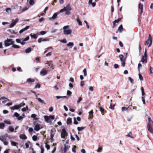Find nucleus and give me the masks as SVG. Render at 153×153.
I'll list each match as a JSON object with an SVG mask.
<instances>
[{
	"label": "nucleus",
	"mask_w": 153,
	"mask_h": 153,
	"mask_svg": "<svg viewBox=\"0 0 153 153\" xmlns=\"http://www.w3.org/2000/svg\"><path fill=\"white\" fill-rule=\"evenodd\" d=\"M56 97L58 99H59L61 98H66L67 99L68 98L66 96H56Z\"/></svg>",
	"instance_id": "nucleus-27"
},
{
	"label": "nucleus",
	"mask_w": 153,
	"mask_h": 153,
	"mask_svg": "<svg viewBox=\"0 0 153 153\" xmlns=\"http://www.w3.org/2000/svg\"><path fill=\"white\" fill-rule=\"evenodd\" d=\"M5 126V124L4 123H0V128L1 129H3Z\"/></svg>",
	"instance_id": "nucleus-31"
},
{
	"label": "nucleus",
	"mask_w": 153,
	"mask_h": 153,
	"mask_svg": "<svg viewBox=\"0 0 153 153\" xmlns=\"http://www.w3.org/2000/svg\"><path fill=\"white\" fill-rule=\"evenodd\" d=\"M9 31L12 34H16L17 33V32H15L13 30H9Z\"/></svg>",
	"instance_id": "nucleus-48"
},
{
	"label": "nucleus",
	"mask_w": 153,
	"mask_h": 153,
	"mask_svg": "<svg viewBox=\"0 0 153 153\" xmlns=\"http://www.w3.org/2000/svg\"><path fill=\"white\" fill-rule=\"evenodd\" d=\"M128 80L130 81V82L131 83H133L134 82V80L132 79L131 77H129Z\"/></svg>",
	"instance_id": "nucleus-44"
},
{
	"label": "nucleus",
	"mask_w": 153,
	"mask_h": 153,
	"mask_svg": "<svg viewBox=\"0 0 153 153\" xmlns=\"http://www.w3.org/2000/svg\"><path fill=\"white\" fill-rule=\"evenodd\" d=\"M28 106L27 105L26 106V107H24V108H23L22 109V111H25L26 110H28Z\"/></svg>",
	"instance_id": "nucleus-36"
},
{
	"label": "nucleus",
	"mask_w": 153,
	"mask_h": 153,
	"mask_svg": "<svg viewBox=\"0 0 153 153\" xmlns=\"http://www.w3.org/2000/svg\"><path fill=\"white\" fill-rule=\"evenodd\" d=\"M153 124H152L151 123H148L147 125V128L148 130L151 133H153V129L152 128Z\"/></svg>",
	"instance_id": "nucleus-8"
},
{
	"label": "nucleus",
	"mask_w": 153,
	"mask_h": 153,
	"mask_svg": "<svg viewBox=\"0 0 153 153\" xmlns=\"http://www.w3.org/2000/svg\"><path fill=\"white\" fill-rule=\"evenodd\" d=\"M20 138L23 140H25L27 139V137L25 134H21L20 135Z\"/></svg>",
	"instance_id": "nucleus-19"
},
{
	"label": "nucleus",
	"mask_w": 153,
	"mask_h": 153,
	"mask_svg": "<svg viewBox=\"0 0 153 153\" xmlns=\"http://www.w3.org/2000/svg\"><path fill=\"white\" fill-rule=\"evenodd\" d=\"M123 29V27L122 25H121L118 27V30L120 33H121Z\"/></svg>",
	"instance_id": "nucleus-23"
},
{
	"label": "nucleus",
	"mask_w": 153,
	"mask_h": 153,
	"mask_svg": "<svg viewBox=\"0 0 153 153\" xmlns=\"http://www.w3.org/2000/svg\"><path fill=\"white\" fill-rule=\"evenodd\" d=\"M119 57L121 62V66L124 67L125 65V61L127 58V56H124L123 54H120L119 55Z\"/></svg>",
	"instance_id": "nucleus-3"
},
{
	"label": "nucleus",
	"mask_w": 153,
	"mask_h": 153,
	"mask_svg": "<svg viewBox=\"0 0 153 153\" xmlns=\"http://www.w3.org/2000/svg\"><path fill=\"white\" fill-rule=\"evenodd\" d=\"M18 109L19 108L17 105H15L11 108V109L12 110H14L16 109Z\"/></svg>",
	"instance_id": "nucleus-22"
},
{
	"label": "nucleus",
	"mask_w": 153,
	"mask_h": 153,
	"mask_svg": "<svg viewBox=\"0 0 153 153\" xmlns=\"http://www.w3.org/2000/svg\"><path fill=\"white\" fill-rule=\"evenodd\" d=\"M45 147L47 149V150H48L50 149V146L49 145L46 143L45 144Z\"/></svg>",
	"instance_id": "nucleus-40"
},
{
	"label": "nucleus",
	"mask_w": 153,
	"mask_h": 153,
	"mask_svg": "<svg viewBox=\"0 0 153 153\" xmlns=\"http://www.w3.org/2000/svg\"><path fill=\"white\" fill-rule=\"evenodd\" d=\"M84 22L85 23L86 25V26L87 27V28L88 29H89V26L88 25V23L86 21H84Z\"/></svg>",
	"instance_id": "nucleus-61"
},
{
	"label": "nucleus",
	"mask_w": 153,
	"mask_h": 153,
	"mask_svg": "<svg viewBox=\"0 0 153 153\" xmlns=\"http://www.w3.org/2000/svg\"><path fill=\"white\" fill-rule=\"evenodd\" d=\"M67 45L68 47L73 46L74 45V43L73 42H70Z\"/></svg>",
	"instance_id": "nucleus-35"
},
{
	"label": "nucleus",
	"mask_w": 153,
	"mask_h": 153,
	"mask_svg": "<svg viewBox=\"0 0 153 153\" xmlns=\"http://www.w3.org/2000/svg\"><path fill=\"white\" fill-rule=\"evenodd\" d=\"M139 8L140 10V15L143 12V4H139Z\"/></svg>",
	"instance_id": "nucleus-17"
},
{
	"label": "nucleus",
	"mask_w": 153,
	"mask_h": 153,
	"mask_svg": "<svg viewBox=\"0 0 153 153\" xmlns=\"http://www.w3.org/2000/svg\"><path fill=\"white\" fill-rule=\"evenodd\" d=\"M25 105V103H21L17 105L18 106V107H19V108L22 107V106H24Z\"/></svg>",
	"instance_id": "nucleus-43"
},
{
	"label": "nucleus",
	"mask_w": 153,
	"mask_h": 153,
	"mask_svg": "<svg viewBox=\"0 0 153 153\" xmlns=\"http://www.w3.org/2000/svg\"><path fill=\"white\" fill-rule=\"evenodd\" d=\"M59 13H59H54L52 17L49 18V20H52L55 19L57 16V14H58Z\"/></svg>",
	"instance_id": "nucleus-12"
},
{
	"label": "nucleus",
	"mask_w": 153,
	"mask_h": 153,
	"mask_svg": "<svg viewBox=\"0 0 153 153\" xmlns=\"http://www.w3.org/2000/svg\"><path fill=\"white\" fill-rule=\"evenodd\" d=\"M35 81V79H31L30 78H28L26 81V83H31L32 82H33Z\"/></svg>",
	"instance_id": "nucleus-9"
},
{
	"label": "nucleus",
	"mask_w": 153,
	"mask_h": 153,
	"mask_svg": "<svg viewBox=\"0 0 153 153\" xmlns=\"http://www.w3.org/2000/svg\"><path fill=\"white\" fill-rule=\"evenodd\" d=\"M29 39V36H27V37H26L24 39V41H26L28 40Z\"/></svg>",
	"instance_id": "nucleus-59"
},
{
	"label": "nucleus",
	"mask_w": 153,
	"mask_h": 153,
	"mask_svg": "<svg viewBox=\"0 0 153 153\" xmlns=\"http://www.w3.org/2000/svg\"><path fill=\"white\" fill-rule=\"evenodd\" d=\"M141 46L140 45H139V47H138V49H139V55H140V53H141V52H140V51L141 50Z\"/></svg>",
	"instance_id": "nucleus-49"
},
{
	"label": "nucleus",
	"mask_w": 153,
	"mask_h": 153,
	"mask_svg": "<svg viewBox=\"0 0 153 153\" xmlns=\"http://www.w3.org/2000/svg\"><path fill=\"white\" fill-rule=\"evenodd\" d=\"M6 12L8 14L11 12V9L10 8H7L5 9Z\"/></svg>",
	"instance_id": "nucleus-25"
},
{
	"label": "nucleus",
	"mask_w": 153,
	"mask_h": 153,
	"mask_svg": "<svg viewBox=\"0 0 153 153\" xmlns=\"http://www.w3.org/2000/svg\"><path fill=\"white\" fill-rule=\"evenodd\" d=\"M119 66V65L118 64H115L114 65V68L115 69H117V68H118Z\"/></svg>",
	"instance_id": "nucleus-64"
},
{
	"label": "nucleus",
	"mask_w": 153,
	"mask_h": 153,
	"mask_svg": "<svg viewBox=\"0 0 153 153\" xmlns=\"http://www.w3.org/2000/svg\"><path fill=\"white\" fill-rule=\"evenodd\" d=\"M72 121L71 119V118H68L67 119L66 123L68 125H69L71 124L72 123Z\"/></svg>",
	"instance_id": "nucleus-20"
},
{
	"label": "nucleus",
	"mask_w": 153,
	"mask_h": 153,
	"mask_svg": "<svg viewBox=\"0 0 153 153\" xmlns=\"http://www.w3.org/2000/svg\"><path fill=\"white\" fill-rule=\"evenodd\" d=\"M40 129V125L39 124H36L34 127V129L36 131H38Z\"/></svg>",
	"instance_id": "nucleus-10"
},
{
	"label": "nucleus",
	"mask_w": 153,
	"mask_h": 153,
	"mask_svg": "<svg viewBox=\"0 0 153 153\" xmlns=\"http://www.w3.org/2000/svg\"><path fill=\"white\" fill-rule=\"evenodd\" d=\"M46 33V32L45 31H41L40 32V34L42 35H44Z\"/></svg>",
	"instance_id": "nucleus-55"
},
{
	"label": "nucleus",
	"mask_w": 153,
	"mask_h": 153,
	"mask_svg": "<svg viewBox=\"0 0 153 153\" xmlns=\"http://www.w3.org/2000/svg\"><path fill=\"white\" fill-rule=\"evenodd\" d=\"M53 132V130H51V135H50L51 139H53V138L54 136V135L52 134Z\"/></svg>",
	"instance_id": "nucleus-39"
},
{
	"label": "nucleus",
	"mask_w": 153,
	"mask_h": 153,
	"mask_svg": "<svg viewBox=\"0 0 153 153\" xmlns=\"http://www.w3.org/2000/svg\"><path fill=\"white\" fill-rule=\"evenodd\" d=\"M12 45H13L12 47L14 48H20V47L18 45L14 44H13Z\"/></svg>",
	"instance_id": "nucleus-34"
},
{
	"label": "nucleus",
	"mask_w": 153,
	"mask_h": 153,
	"mask_svg": "<svg viewBox=\"0 0 153 153\" xmlns=\"http://www.w3.org/2000/svg\"><path fill=\"white\" fill-rule=\"evenodd\" d=\"M126 136L131 138H134L136 137L135 135L132 134V133L131 131H130Z\"/></svg>",
	"instance_id": "nucleus-14"
},
{
	"label": "nucleus",
	"mask_w": 153,
	"mask_h": 153,
	"mask_svg": "<svg viewBox=\"0 0 153 153\" xmlns=\"http://www.w3.org/2000/svg\"><path fill=\"white\" fill-rule=\"evenodd\" d=\"M85 128V127H78L77 128L79 131H81Z\"/></svg>",
	"instance_id": "nucleus-30"
},
{
	"label": "nucleus",
	"mask_w": 153,
	"mask_h": 153,
	"mask_svg": "<svg viewBox=\"0 0 153 153\" xmlns=\"http://www.w3.org/2000/svg\"><path fill=\"white\" fill-rule=\"evenodd\" d=\"M147 62V58L144 57L143 56H142V57L140 61L139 62H142V63L144 62H145L146 63Z\"/></svg>",
	"instance_id": "nucleus-13"
},
{
	"label": "nucleus",
	"mask_w": 153,
	"mask_h": 153,
	"mask_svg": "<svg viewBox=\"0 0 153 153\" xmlns=\"http://www.w3.org/2000/svg\"><path fill=\"white\" fill-rule=\"evenodd\" d=\"M38 101L42 103H43L44 104H45V103L44 102V101L42 99H41L40 98H39L38 99Z\"/></svg>",
	"instance_id": "nucleus-32"
},
{
	"label": "nucleus",
	"mask_w": 153,
	"mask_h": 153,
	"mask_svg": "<svg viewBox=\"0 0 153 153\" xmlns=\"http://www.w3.org/2000/svg\"><path fill=\"white\" fill-rule=\"evenodd\" d=\"M42 41V38H39L38 40V42L39 43H40Z\"/></svg>",
	"instance_id": "nucleus-60"
},
{
	"label": "nucleus",
	"mask_w": 153,
	"mask_h": 153,
	"mask_svg": "<svg viewBox=\"0 0 153 153\" xmlns=\"http://www.w3.org/2000/svg\"><path fill=\"white\" fill-rule=\"evenodd\" d=\"M8 129L11 132H13L14 131V129L12 126H9L8 127Z\"/></svg>",
	"instance_id": "nucleus-28"
},
{
	"label": "nucleus",
	"mask_w": 153,
	"mask_h": 153,
	"mask_svg": "<svg viewBox=\"0 0 153 153\" xmlns=\"http://www.w3.org/2000/svg\"><path fill=\"white\" fill-rule=\"evenodd\" d=\"M48 64L49 66L51 68H52L53 67V64L51 63H50V62H49L48 63Z\"/></svg>",
	"instance_id": "nucleus-47"
},
{
	"label": "nucleus",
	"mask_w": 153,
	"mask_h": 153,
	"mask_svg": "<svg viewBox=\"0 0 153 153\" xmlns=\"http://www.w3.org/2000/svg\"><path fill=\"white\" fill-rule=\"evenodd\" d=\"M71 94H72V93L69 90L67 91V95H71Z\"/></svg>",
	"instance_id": "nucleus-53"
},
{
	"label": "nucleus",
	"mask_w": 153,
	"mask_h": 153,
	"mask_svg": "<svg viewBox=\"0 0 153 153\" xmlns=\"http://www.w3.org/2000/svg\"><path fill=\"white\" fill-rule=\"evenodd\" d=\"M14 42H12L10 43L9 42H7L6 40L4 41V45L6 47H7L10 46V45H12L14 44Z\"/></svg>",
	"instance_id": "nucleus-11"
},
{
	"label": "nucleus",
	"mask_w": 153,
	"mask_h": 153,
	"mask_svg": "<svg viewBox=\"0 0 153 153\" xmlns=\"http://www.w3.org/2000/svg\"><path fill=\"white\" fill-rule=\"evenodd\" d=\"M32 51V49L30 47H29L27 48L25 50V52L27 53H29L31 52Z\"/></svg>",
	"instance_id": "nucleus-21"
},
{
	"label": "nucleus",
	"mask_w": 153,
	"mask_h": 153,
	"mask_svg": "<svg viewBox=\"0 0 153 153\" xmlns=\"http://www.w3.org/2000/svg\"><path fill=\"white\" fill-rule=\"evenodd\" d=\"M16 42L18 43H20L21 42V39H16Z\"/></svg>",
	"instance_id": "nucleus-62"
},
{
	"label": "nucleus",
	"mask_w": 153,
	"mask_h": 153,
	"mask_svg": "<svg viewBox=\"0 0 153 153\" xmlns=\"http://www.w3.org/2000/svg\"><path fill=\"white\" fill-rule=\"evenodd\" d=\"M52 54V52H50L47 53L46 55V56H50Z\"/></svg>",
	"instance_id": "nucleus-56"
},
{
	"label": "nucleus",
	"mask_w": 153,
	"mask_h": 153,
	"mask_svg": "<svg viewBox=\"0 0 153 153\" xmlns=\"http://www.w3.org/2000/svg\"><path fill=\"white\" fill-rule=\"evenodd\" d=\"M41 148V153H43L44 152V148L42 147V146H41L40 147Z\"/></svg>",
	"instance_id": "nucleus-50"
},
{
	"label": "nucleus",
	"mask_w": 153,
	"mask_h": 153,
	"mask_svg": "<svg viewBox=\"0 0 153 153\" xmlns=\"http://www.w3.org/2000/svg\"><path fill=\"white\" fill-rule=\"evenodd\" d=\"M4 122L6 123H7V124H11V123L9 121V120H4Z\"/></svg>",
	"instance_id": "nucleus-52"
},
{
	"label": "nucleus",
	"mask_w": 153,
	"mask_h": 153,
	"mask_svg": "<svg viewBox=\"0 0 153 153\" xmlns=\"http://www.w3.org/2000/svg\"><path fill=\"white\" fill-rule=\"evenodd\" d=\"M29 4L30 5H33L34 4V2L33 0H30Z\"/></svg>",
	"instance_id": "nucleus-38"
},
{
	"label": "nucleus",
	"mask_w": 153,
	"mask_h": 153,
	"mask_svg": "<svg viewBox=\"0 0 153 153\" xmlns=\"http://www.w3.org/2000/svg\"><path fill=\"white\" fill-rule=\"evenodd\" d=\"M149 42H150V43L148 45V47H149L151 46L152 42V38L151 35L150 34L149 35V36L148 39L145 42V43L144 44L145 45H148Z\"/></svg>",
	"instance_id": "nucleus-5"
},
{
	"label": "nucleus",
	"mask_w": 153,
	"mask_h": 153,
	"mask_svg": "<svg viewBox=\"0 0 153 153\" xmlns=\"http://www.w3.org/2000/svg\"><path fill=\"white\" fill-rule=\"evenodd\" d=\"M37 137L36 136L34 135L32 137V139L33 140L36 141L37 140Z\"/></svg>",
	"instance_id": "nucleus-37"
},
{
	"label": "nucleus",
	"mask_w": 153,
	"mask_h": 153,
	"mask_svg": "<svg viewBox=\"0 0 153 153\" xmlns=\"http://www.w3.org/2000/svg\"><path fill=\"white\" fill-rule=\"evenodd\" d=\"M69 27L70 26L68 25L65 26L63 27V33L65 35H68L71 34L72 30Z\"/></svg>",
	"instance_id": "nucleus-2"
},
{
	"label": "nucleus",
	"mask_w": 153,
	"mask_h": 153,
	"mask_svg": "<svg viewBox=\"0 0 153 153\" xmlns=\"http://www.w3.org/2000/svg\"><path fill=\"white\" fill-rule=\"evenodd\" d=\"M69 87H70V89H71V88H73V85H72V84L71 83H69Z\"/></svg>",
	"instance_id": "nucleus-58"
},
{
	"label": "nucleus",
	"mask_w": 153,
	"mask_h": 153,
	"mask_svg": "<svg viewBox=\"0 0 153 153\" xmlns=\"http://www.w3.org/2000/svg\"><path fill=\"white\" fill-rule=\"evenodd\" d=\"M132 106V105H130L128 107H122V111H126L128 110V108H130V107Z\"/></svg>",
	"instance_id": "nucleus-18"
},
{
	"label": "nucleus",
	"mask_w": 153,
	"mask_h": 153,
	"mask_svg": "<svg viewBox=\"0 0 153 153\" xmlns=\"http://www.w3.org/2000/svg\"><path fill=\"white\" fill-rule=\"evenodd\" d=\"M48 71H46L45 69H43L41 71L40 74L42 76H44L47 74Z\"/></svg>",
	"instance_id": "nucleus-16"
},
{
	"label": "nucleus",
	"mask_w": 153,
	"mask_h": 153,
	"mask_svg": "<svg viewBox=\"0 0 153 153\" xmlns=\"http://www.w3.org/2000/svg\"><path fill=\"white\" fill-rule=\"evenodd\" d=\"M82 98L81 97H79V98H78V100L77 101V103H79L82 100Z\"/></svg>",
	"instance_id": "nucleus-45"
},
{
	"label": "nucleus",
	"mask_w": 153,
	"mask_h": 153,
	"mask_svg": "<svg viewBox=\"0 0 153 153\" xmlns=\"http://www.w3.org/2000/svg\"><path fill=\"white\" fill-rule=\"evenodd\" d=\"M71 9V8L70 4H68L66 6V7H64L63 8L60 10L59 13H62L64 11H65V15H69L71 13L70 10Z\"/></svg>",
	"instance_id": "nucleus-1"
},
{
	"label": "nucleus",
	"mask_w": 153,
	"mask_h": 153,
	"mask_svg": "<svg viewBox=\"0 0 153 153\" xmlns=\"http://www.w3.org/2000/svg\"><path fill=\"white\" fill-rule=\"evenodd\" d=\"M19 21V19L18 18H16L15 20L14 19L12 20V22L11 23L9 27V28H12Z\"/></svg>",
	"instance_id": "nucleus-6"
},
{
	"label": "nucleus",
	"mask_w": 153,
	"mask_h": 153,
	"mask_svg": "<svg viewBox=\"0 0 153 153\" xmlns=\"http://www.w3.org/2000/svg\"><path fill=\"white\" fill-rule=\"evenodd\" d=\"M44 118L45 121L47 123H51L52 120H53L55 118L54 115H50L48 116H45Z\"/></svg>",
	"instance_id": "nucleus-4"
},
{
	"label": "nucleus",
	"mask_w": 153,
	"mask_h": 153,
	"mask_svg": "<svg viewBox=\"0 0 153 153\" xmlns=\"http://www.w3.org/2000/svg\"><path fill=\"white\" fill-rule=\"evenodd\" d=\"M7 135H3L0 136V140L2 141H3L4 140H5L6 137H7Z\"/></svg>",
	"instance_id": "nucleus-15"
},
{
	"label": "nucleus",
	"mask_w": 153,
	"mask_h": 153,
	"mask_svg": "<svg viewBox=\"0 0 153 153\" xmlns=\"http://www.w3.org/2000/svg\"><path fill=\"white\" fill-rule=\"evenodd\" d=\"M99 109L100 111L101 112V113L102 114V115H103L104 114L103 112L105 111L104 109L101 107H100Z\"/></svg>",
	"instance_id": "nucleus-29"
},
{
	"label": "nucleus",
	"mask_w": 153,
	"mask_h": 153,
	"mask_svg": "<svg viewBox=\"0 0 153 153\" xmlns=\"http://www.w3.org/2000/svg\"><path fill=\"white\" fill-rule=\"evenodd\" d=\"M30 36L31 38H34L35 39H36L37 38V36L36 34L33 35L32 33H30Z\"/></svg>",
	"instance_id": "nucleus-26"
},
{
	"label": "nucleus",
	"mask_w": 153,
	"mask_h": 153,
	"mask_svg": "<svg viewBox=\"0 0 153 153\" xmlns=\"http://www.w3.org/2000/svg\"><path fill=\"white\" fill-rule=\"evenodd\" d=\"M83 72L84 74V76H86L87 75L86 70L85 68L83 70Z\"/></svg>",
	"instance_id": "nucleus-51"
},
{
	"label": "nucleus",
	"mask_w": 153,
	"mask_h": 153,
	"mask_svg": "<svg viewBox=\"0 0 153 153\" xmlns=\"http://www.w3.org/2000/svg\"><path fill=\"white\" fill-rule=\"evenodd\" d=\"M62 43H66L67 42V40L65 39H64L62 40H61L60 41Z\"/></svg>",
	"instance_id": "nucleus-46"
},
{
	"label": "nucleus",
	"mask_w": 153,
	"mask_h": 153,
	"mask_svg": "<svg viewBox=\"0 0 153 153\" xmlns=\"http://www.w3.org/2000/svg\"><path fill=\"white\" fill-rule=\"evenodd\" d=\"M132 118H133L132 116H130V117H127V120L128 122L130 121L132 119Z\"/></svg>",
	"instance_id": "nucleus-42"
},
{
	"label": "nucleus",
	"mask_w": 153,
	"mask_h": 153,
	"mask_svg": "<svg viewBox=\"0 0 153 153\" xmlns=\"http://www.w3.org/2000/svg\"><path fill=\"white\" fill-rule=\"evenodd\" d=\"M67 133L65 128H63L62 129V131L61 133V136L62 138L64 139L65 137L67 135Z\"/></svg>",
	"instance_id": "nucleus-7"
},
{
	"label": "nucleus",
	"mask_w": 153,
	"mask_h": 153,
	"mask_svg": "<svg viewBox=\"0 0 153 153\" xmlns=\"http://www.w3.org/2000/svg\"><path fill=\"white\" fill-rule=\"evenodd\" d=\"M64 146L63 151L64 152H67V150L69 149V147L68 146H66L65 144Z\"/></svg>",
	"instance_id": "nucleus-24"
},
{
	"label": "nucleus",
	"mask_w": 153,
	"mask_h": 153,
	"mask_svg": "<svg viewBox=\"0 0 153 153\" xmlns=\"http://www.w3.org/2000/svg\"><path fill=\"white\" fill-rule=\"evenodd\" d=\"M29 27H30L29 26H27L25 28L23 29V31H25L26 30L28 29L29 28Z\"/></svg>",
	"instance_id": "nucleus-54"
},
{
	"label": "nucleus",
	"mask_w": 153,
	"mask_h": 153,
	"mask_svg": "<svg viewBox=\"0 0 153 153\" xmlns=\"http://www.w3.org/2000/svg\"><path fill=\"white\" fill-rule=\"evenodd\" d=\"M40 87V85L38 83L35 86V88H39Z\"/></svg>",
	"instance_id": "nucleus-57"
},
{
	"label": "nucleus",
	"mask_w": 153,
	"mask_h": 153,
	"mask_svg": "<svg viewBox=\"0 0 153 153\" xmlns=\"http://www.w3.org/2000/svg\"><path fill=\"white\" fill-rule=\"evenodd\" d=\"M14 115L15 117H17L18 118V117L19 115V114L17 112L15 113Z\"/></svg>",
	"instance_id": "nucleus-63"
},
{
	"label": "nucleus",
	"mask_w": 153,
	"mask_h": 153,
	"mask_svg": "<svg viewBox=\"0 0 153 153\" xmlns=\"http://www.w3.org/2000/svg\"><path fill=\"white\" fill-rule=\"evenodd\" d=\"M16 144L17 143H16V142L13 141H11V145L12 146H16Z\"/></svg>",
	"instance_id": "nucleus-41"
},
{
	"label": "nucleus",
	"mask_w": 153,
	"mask_h": 153,
	"mask_svg": "<svg viewBox=\"0 0 153 153\" xmlns=\"http://www.w3.org/2000/svg\"><path fill=\"white\" fill-rule=\"evenodd\" d=\"M93 110L91 111H90L89 112V113L90 114H92L91 115V114L90 115V116H89V117L90 118H93V116L92 114H93Z\"/></svg>",
	"instance_id": "nucleus-33"
}]
</instances>
